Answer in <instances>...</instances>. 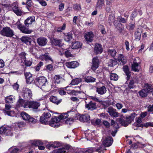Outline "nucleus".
<instances>
[{"label": "nucleus", "mask_w": 153, "mask_h": 153, "mask_svg": "<svg viewBox=\"0 0 153 153\" xmlns=\"http://www.w3.org/2000/svg\"><path fill=\"white\" fill-rule=\"evenodd\" d=\"M1 33L2 35L7 37H12L14 34L13 30L7 27H4L1 30Z\"/></svg>", "instance_id": "obj_1"}, {"label": "nucleus", "mask_w": 153, "mask_h": 153, "mask_svg": "<svg viewBox=\"0 0 153 153\" xmlns=\"http://www.w3.org/2000/svg\"><path fill=\"white\" fill-rule=\"evenodd\" d=\"M36 84L39 87L43 88L48 85L47 80L44 76L38 77L36 79Z\"/></svg>", "instance_id": "obj_2"}, {"label": "nucleus", "mask_w": 153, "mask_h": 153, "mask_svg": "<svg viewBox=\"0 0 153 153\" xmlns=\"http://www.w3.org/2000/svg\"><path fill=\"white\" fill-rule=\"evenodd\" d=\"M40 106V104L39 102L34 101H27L25 102L23 106L24 108H32L34 109H36Z\"/></svg>", "instance_id": "obj_3"}, {"label": "nucleus", "mask_w": 153, "mask_h": 153, "mask_svg": "<svg viewBox=\"0 0 153 153\" xmlns=\"http://www.w3.org/2000/svg\"><path fill=\"white\" fill-rule=\"evenodd\" d=\"M51 116L50 113L48 111L44 112L40 117V122L44 124H48V119Z\"/></svg>", "instance_id": "obj_4"}, {"label": "nucleus", "mask_w": 153, "mask_h": 153, "mask_svg": "<svg viewBox=\"0 0 153 153\" xmlns=\"http://www.w3.org/2000/svg\"><path fill=\"white\" fill-rule=\"evenodd\" d=\"M32 95V92L29 88L26 87L23 88L22 96L25 99L30 100L31 98Z\"/></svg>", "instance_id": "obj_5"}, {"label": "nucleus", "mask_w": 153, "mask_h": 153, "mask_svg": "<svg viewBox=\"0 0 153 153\" xmlns=\"http://www.w3.org/2000/svg\"><path fill=\"white\" fill-rule=\"evenodd\" d=\"M113 143V139L110 137L108 136L103 137L102 143L103 145L105 147H108L111 146Z\"/></svg>", "instance_id": "obj_6"}, {"label": "nucleus", "mask_w": 153, "mask_h": 153, "mask_svg": "<svg viewBox=\"0 0 153 153\" xmlns=\"http://www.w3.org/2000/svg\"><path fill=\"white\" fill-rule=\"evenodd\" d=\"M60 121V119L56 117H54L51 119V120L49 123V125L53 127H58L59 125V122Z\"/></svg>", "instance_id": "obj_7"}, {"label": "nucleus", "mask_w": 153, "mask_h": 153, "mask_svg": "<svg viewBox=\"0 0 153 153\" xmlns=\"http://www.w3.org/2000/svg\"><path fill=\"white\" fill-rule=\"evenodd\" d=\"M16 25L18 28L24 33L29 34L32 32V30H29L28 29L26 28L24 25L20 24L19 22H17Z\"/></svg>", "instance_id": "obj_8"}, {"label": "nucleus", "mask_w": 153, "mask_h": 153, "mask_svg": "<svg viewBox=\"0 0 153 153\" xmlns=\"http://www.w3.org/2000/svg\"><path fill=\"white\" fill-rule=\"evenodd\" d=\"M11 106L10 105L6 104L5 105V108L4 111L5 114L10 116H14L15 115V112L13 111H10Z\"/></svg>", "instance_id": "obj_9"}, {"label": "nucleus", "mask_w": 153, "mask_h": 153, "mask_svg": "<svg viewBox=\"0 0 153 153\" xmlns=\"http://www.w3.org/2000/svg\"><path fill=\"white\" fill-rule=\"evenodd\" d=\"M94 151L101 152L103 151V150L101 146L99 147L90 148L85 149L84 153H91Z\"/></svg>", "instance_id": "obj_10"}, {"label": "nucleus", "mask_w": 153, "mask_h": 153, "mask_svg": "<svg viewBox=\"0 0 153 153\" xmlns=\"http://www.w3.org/2000/svg\"><path fill=\"white\" fill-rule=\"evenodd\" d=\"M107 111L110 116L113 117H117L119 116V114L116 111L115 109H114L112 107L108 108Z\"/></svg>", "instance_id": "obj_11"}, {"label": "nucleus", "mask_w": 153, "mask_h": 153, "mask_svg": "<svg viewBox=\"0 0 153 153\" xmlns=\"http://www.w3.org/2000/svg\"><path fill=\"white\" fill-rule=\"evenodd\" d=\"M85 107L88 110L92 111L97 108L96 103L91 101L85 105Z\"/></svg>", "instance_id": "obj_12"}, {"label": "nucleus", "mask_w": 153, "mask_h": 153, "mask_svg": "<svg viewBox=\"0 0 153 153\" xmlns=\"http://www.w3.org/2000/svg\"><path fill=\"white\" fill-rule=\"evenodd\" d=\"M99 62V61L98 57H95L93 58L91 67L93 71H94L98 68Z\"/></svg>", "instance_id": "obj_13"}, {"label": "nucleus", "mask_w": 153, "mask_h": 153, "mask_svg": "<svg viewBox=\"0 0 153 153\" xmlns=\"http://www.w3.org/2000/svg\"><path fill=\"white\" fill-rule=\"evenodd\" d=\"M79 64L76 61L67 62L65 63L66 66L69 68H74L79 66Z\"/></svg>", "instance_id": "obj_14"}, {"label": "nucleus", "mask_w": 153, "mask_h": 153, "mask_svg": "<svg viewBox=\"0 0 153 153\" xmlns=\"http://www.w3.org/2000/svg\"><path fill=\"white\" fill-rule=\"evenodd\" d=\"M85 40L88 42H91L93 40L94 35L92 32H87L84 36Z\"/></svg>", "instance_id": "obj_15"}, {"label": "nucleus", "mask_w": 153, "mask_h": 153, "mask_svg": "<svg viewBox=\"0 0 153 153\" xmlns=\"http://www.w3.org/2000/svg\"><path fill=\"white\" fill-rule=\"evenodd\" d=\"M25 77L26 83L28 84L31 83L33 80L32 74L29 72L26 73H25Z\"/></svg>", "instance_id": "obj_16"}, {"label": "nucleus", "mask_w": 153, "mask_h": 153, "mask_svg": "<svg viewBox=\"0 0 153 153\" xmlns=\"http://www.w3.org/2000/svg\"><path fill=\"white\" fill-rule=\"evenodd\" d=\"M35 21V17L32 16L28 17L25 21V23L26 26L29 27L33 22Z\"/></svg>", "instance_id": "obj_17"}, {"label": "nucleus", "mask_w": 153, "mask_h": 153, "mask_svg": "<svg viewBox=\"0 0 153 153\" xmlns=\"http://www.w3.org/2000/svg\"><path fill=\"white\" fill-rule=\"evenodd\" d=\"M48 42L47 39L45 37H40L37 39V42L40 46H44Z\"/></svg>", "instance_id": "obj_18"}, {"label": "nucleus", "mask_w": 153, "mask_h": 153, "mask_svg": "<svg viewBox=\"0 0 153 153\" xmlns=\"http://www.w3.org/2000/svg\"><path fill=\"white\" fill-rule=\"evenodd\" d=\"M90 117L87 114H85L81 115L79 117V120L81 122H87L90 121Z\"/></svg>", "instance_id": "obj_19"}, {"label": "nucleus", "mask_w": 153, "mask_h": 153, "mask_svg": "<svg viewBox=\"0 0 153 153\" xmlns=\"http://www.w3.org/2000/svg\"><path fill=\"white\" fill-rule=\"evenodd\" d=\"M106 88L104 85L97 88L96 91L100 94L103 95L106 93Z\"/></svg>", "instance_id": "obj_20"}, {"label": "nucleus", "mask_w": 153, "mask_h": 153, "mask_svg": "<svg viewBox=\"0 0 153 153\" xmlns=\"http://www.w3.org/2000/svg\"><path fill=\"white\" fill-rule=\"evenodd\" d=\"M94 50L95 52L97 53H101L102 51V48L101 45L98 43L96 44L95 45Z\"/></svg>", "instance_id": "obj_21"}, {"label": "nucleus", "mask_w": 153, "mask_h": 153, "mask_svg": "<svg viewBox=\"0 0 153 153\" xmlns=\"http://www.w3.org/2000/svg\"><path fill=\"white\" fill-rule=\"evenodd\" d=\"M50 101L57 105H58L62 101L61 99H59L56 96H52L50 98Z\"/></svg>", "instance_id": "obj_22"}, {"label": "nucleus", "mask_w": 153, "mask_h": 153, "mask_svg": "<svg viewBox=\"0 0 153 153\" xmlns=\"http://www.w3.org/2000/svg\"><path fill=\"white\" fill-rule=\"evenodd\" d=\"M69 146H67L66 147V148H62L59 149L54 150L53 152V153H66V150H68L69 148Z\"/></svg>", "instance_id": "obj_23"}, {"label": "nucleus", "mask_w": 153, "mask_h": 153, "mask_svg": "<svg viewBox=\"0 0 153 153\" xmlns=\"http://www.w3.org/2000/svg\"><path fill=\"white\" fill-rule=\"evenodd\" d=\"M119 122L123 126H126L130 123V120H128L126 118V120H124L122 118H119Z\"/></svg>", "instance_id": "obj_24"}, {"label": "nucleus", "mask_w": 153, "mask_h": 153, "mask_svg": "<svg viewBox=\"0 0 153 153\" xmlns=\"http://www.w3.org/2000/svg\"><path fill=\"white\" fill-rule=\"evenodd\" d=\"M21 40L22 42L25 43L27 45H29L30 44L31 39L29 37L27 36H23L21 39Z\"/></svg>", "instance_id": "obj_25"}, {"label": "nucleus", "mask_w": 153, "mask_h": 153, "mask_svg": "<svg viewBox=\"0 0 153 153\" xmlns=\"http://www.w3.org/2000/svg\"><path fill=\"white\" fill-rule=\"evenodd\" d=\"M54 82L57 84H59L64 80L63 78L59 75H55L54 77Z\"/></svg>", "instance_id": "obj_26"}, {"label": "nucleus", "mask_w": 153, "mask_h": 153, "mask_svg": "<svg viewBox=\"0 0 153 153\" xmlns=\"http://www.w3.org/2000/svg\"><path fill=\"white\" fill-rule=\"evenodd\" d=\"M117 59L119 62H121L120 63H122L123 65L125 64L126 62V57L121 54L119 55Z\"/></svg>", "instance_id": "obj_27"}, {"label": "nucleus", "mask_w": 153, "mask_h": 153, "mask_svg": "<svg viewBox=\"0 0 153 153\" xmlns=\"http://www.w3.org/2000/svg\"><path fill=\"white\" fill-rule=\"evenodd\" d=\"M62 40L57 39H54L52 41V44L55 46H62L61 44Z\"/></svg>", "instance_id": "obj_28"}, {"label": "nucleus", "mask_w": 153, "mask_h": 153, "mask_svg": "<svg viewBox=\"0 0 153 153\" xmlns=\"http://www.w3.org/2000/svg\"><path fill=\"white\" fill-rule=\"evenodd\" d=\"M82 43L79 42H75L72 43V48L73 49H77L81 48Z\"/></svg>", "instance_id": "obj_29"}, {"label": "nucleus", "mask_w": 153, "mask_h": 153, "mask_svg": "<svg viewBox=\"0 0 153 153\" xmlns=\"http://www.w3.org/2000/svg\"><path fill=\"white\" fill-rule=\"evenodd\" d=\"M143 89L149 93L150 92H152L153 89V88L152 85L148 83L145 84Z\"/></svg>", "instance_id": "obj_30"}, {"label": "nucleus", "mask_w": 153, "mask_h": 153, "mask_svg": "<svg viewBox=\"0 0 153 153\" xmlns=\"http://www.w3.org/2000/svg\"><path fill=\"white\" fill-rule=\"evenodd\" d=\"M12 128L10 127H6L4 131V134L7 136H11L12 134Z\"/></svg>", "instance_id": "obj_31"}, {"label": "nucleus", "mask_w": 153, "mask_h": 153, "mask_svg": "<svg viewBox=\"0 0 153 153\" xmlns=\"http://www.w3.org/2000/svg\"><path fill=\"white\" fill-rule=\"evenodd\" d=\"M12 10L17 16H20L22 15L21 10L17 6H15L13 7Z\"/></svg>", "instance_id": "obj_32"}, {"label": "nucleus", "mask_w": 153, "mask_h": 153, "mask_svg": "<svg viewBox=\"0 0 153 153\" xmlns=\"http://www.w3.org/2000/svg\"><path fill=\"white\" fill-rule=\"evenodd\" d=\"M30 143L32 146H38L42 145V142L40 140H34L30 141Z\"/></svg>", "instance_id": "obj_33"}, {"label": "nucleus", "mask_w": 153, "mask_h": 153, "mask_svg": "<svg viewBox=\"0 0 153 153\" xmlns=\"http://www.w3.org/2000/svg\"><path fill=\"white\" fill-rule=\"evenodd\" d=\"M20 151L19 149L15 147H12L8 149V153H18Z\"/></svg>", "instance_id": "obj_34"}, {"label": "nucleus", "mask_w": 153, "mask_h": 153, "mask_svg": "<svg viewBox=\"0 0 153 153\" xmlns=\"http://www.w3.org/2000/svg\"><path fill=\"white\" fill-rule=\"evenodd\" d=\"M15 97L12 95H10L7 97L5 98L6 102L9 103L13 102L15 100Z\"/></svg>", "instance_id": "obj_35"}, {"label": "nucleus", "mask_w": 153, "mask_h": 153, "mask_svg": "<svg viewBox=\"0 0 153 153\" xmlns=\"http://www.w3.org/2000/svg\"><path fill=\"white\" fill-rule=\"evenodd\" d=\"M72 38V34L71 33H67L64 36V39L67 42H69Z\"/></svg>", "instance_id": "obj_36"}, {"label": "nucleus", "mask_w": 153, "mask_h": 153, "mask_svg": "<svg viewBox=\"0 0 153 153\" xmlns=\"http://www.w3.org/2000/svg\"><path fill=\"white\" fill-rule=\"evenodd\" d=\"M41 58H43L46 61L49 60L51 61V62H53L52 59L48 53H46L44 55H42Z\"/></svg>", "instance_id": "obj_37"}, {"label": "nucleus", "mask_w": 153, "mask_h": 153, "mask_svg": "<svg viewBox=\"0 0 153 153\" xmlns=\"http://www.w3.org/2000/svg\"><path fill=\"white\" fill-rule=\"evenodd\" d=\"M96 79L91 76H88L84 78V80L87 82H94L95 81Z\"/></svg>", "instance_id": "obj_38"}, {"label": "nucleus", "mask_w": 153, "mask_h": 153, "mask_svg": "<svg viewBox=\"0 0 153 153\" xmlns=\"http://www.w3.org/2000/svg\"><path fill=\"white\" fill-rule=\"evenodd\" d=\"M82 82L81 79L76 78L72 80L70 84L71 85H77Z\"/></svg>", "instance_id": "obj_39"}, {"label": "nucleus", "mask_w": 153, "mask_h": 153, "mask_svg": "<svg viewBox=\"0 0 153 153\" xmlns=\"http://www.w3.org/2000/svg\"><path fill=\"white\" fill-rule=\"evenodd\" d=\"M139 67L138 64L136 62H134L132 65V69L134 71H139V70L138 69Z\"/></svg>", "instance_id": "obj_40"}, {"label": "nucleus", "mask_w": 153, "mask_h": 153, "mask_svg": "<svg viewBox=\"0 0 153 153\" xmlns=\"http://www.w3.org/2000/svg\"><path fill=\"white\" fill-rule=\"evenodd\" d=\"M104 4V0H98L96 4V8H102Z\"/></svg>", "instance_id": "obj_41"}, {"label": "nucleus", "mask_w": 153, "mask_h": 153, "mask_svg": "<svg viewBox=\"0 0 153 153\" xmlns=\"http://www.w3.org/2000/svg\"><path fill=\"white\" fill-rule=\"evenodd\" d=\"M24 101L22 99H19L17 102L16 107L17 108L23 107L24 105Z\"/></svg>", "instance_id": "obj_42"}, {"label": "nucleus", "mask_w": 153, "mask_h": 153, "mask_svg": "<svg viewBox=\"0 0 153 153\" xmlns=\"http://www.w3.org/2000/svg\"><path fill=\"white\" fill-rule=\"evenodd\" d=\"M138 93L139 95L142 97H146L148 93L143 88L139 91Z\"/></svg>", "instance_id": "obj_43"}, {"label": "nucleus", "mask_w": 153, "mask_h": 153, "mask_svg": "<svg viewBox=\"0 0 153 153\" xmlns=\"http://www.w3.org/2000/svg\"><path fill=\"white\" fill-rule=\"evenodd\" d=\"M123 69L124 71L127 76V77L128 78L130 76V72L129 70L128 66L126 65L124 66L123 68Z\"/></svg>", "instance_id": "obj_44"}, {"label": "nucleus", "mask_w": 153, "mask_h": 153, "mask_svg": "<svg viewBox=\"0 0 153 153\" xmlns=\"http://www.w3.org/2000/svg\"><path fill=\"white\" fill-rule=\"evenodd\" d=\"M110 77L111 80L116 81L118 79V76L116 74L111 73Z\"/></svg>", "instance_id": "obj_45"}, {"label": "nucleus", "mask_w": 153, "mask_h": 153, "mask_svg": "<svg viewBox=\"0 0 153 153\" xmlns=\"http://www.w3.org/2000/svg\"><path fill=\"white\" fill-rule=\"evenodd\" d=\"M21 115L23 119L25 120H27L30 117L28 114L25 112L21 113Z\"/></svg>", "instance_id": "obj_46"}, {"label": "nucleus", "mask_w": 153, "mask_h": 153, "mask_svg": "<svg viewBox=\"0 0 153 153\" xmlns=\"http://www.w3.org/2000/svg\"><path fill=\"white\" fill-rule=\"evenodd\" d=\"M115 18V16L113 14H110L108 20V22L109 24L113 22L114 21Z\"/></svg>", "instance_id": "obj_47"}, {"label": "nucleus", "mask_w": 153, "mask_h": 153, "mask_svg": "<svg viewBox=\"0 0 153 153\" xmlns=\"http://www.w3.org/2000/svg\"><path fill=\"white\" fill-rule=\"evenodd\" d=\"M108 54L113 57H114L117 53L116 51L114 49H109L108 51Z\"/></svg>", "instance_id": "obj_48"}, {"label": "nucleus", "mask_w": 153, "mask_h": 153, "mask_svg": "<svg viewBox=\"0 0 153 153\" xmlns=\"http://www.w3.org/2000/svg\"><path fill=\"white\" fill-rule=\"evenodd\" d=\"M117 64V62L116 61L111 59L108 63V66L109 67H112L116 65Z\"/></svg>", "instance_id": "obj_49"}, {"label": "nucleus", "mask_w": 153, "mask_h": 153, "mask_svg": "<svg viewBox=\"0 0 153 153\" xmlns=\"http://www.w3.org/2000/svg\"><path fill=\"white\" fill-rule=\"evenodd\" d=\"M137 115V114L134 112L133 113L131 114L130 116L129 117H126L128 120H130V123L132 120H133L134 118L135 117V116Z\"/></svg>", "instance_id": "obj_50"}, {"label": "nucleus", "mask_w": 153, "mask_h": 153, "mask_svg": "<svg viewBox=\"0 0 153 153\" xmlns=\"http://www.w3.org/2000/svg\"><path fill=\"white\" fill-rule=\"evenodd\" d=\"M25 65L27 66H30L31 65L32 63V60L31 59L28 60L25 59L24 60Z\"/></svg>", "instance_id": "obj_51"}, {"label": "nucleus", "mask_w": 153, "mask_h": 153, "mask_svg": "<svg viewBox=\"0 0 153 153\" xmlns=\"http://www.w3.org/2000/svg\"><path fill=\"white\" fill-rule=\"evenodd\" d=\"M97 77L102 80L105 79V76L103 72H101L98 73L97 75Z\"/></svg>", "instance_id": "obj_52"}, {"label": "nucleus", "mask_w": 153, "mask_h": 153, "mask_svg": "<svg viewBox=\"0 0 153 153\" xmlns=\"http://www.w3.org/2000/svg\"><path fill=\"white\" fill-rule=\"evenodd\" d=\"M68 115L67 113H64L62 114L59 116L58 117L59 118L60 120H64L66 119L68 116Z\"/></svg>", "instance_id": "obj_53"}, {"label": "nucleus", "mask_w": 153, "mask_h": 153, "mask_svg": "<svg viewBox=\"0 0 153 153\" xmlns=\"http://www.w3.org/2000/svg\"><path fill=\"white\" fill-rule=\"evenodd\" d=\"M66 27V25L65 24H63V25L58 27L57 29V31L58 32H61L62 30H64Z\"/></svg>", "instance_id": "obj_54"}, {"label": "nucleus", "mask_w": 153, "mask_h": 153, "mask_svg": "<svg viewBox=\"0 0 153 153\" xmlns=\"http://www.w3.org/2000/svg\"><path fill=\"white\" fill-rule=\"evenodd\" d=\"M141 33L138 31L137 30L135 33V37L136 39L140 40L141 37Z\"/></svg>", "instance_id": "obj_55"}, {"label": "nucleus", "mask_w": 153, "mask_h": 153, "mask_svg": "<svg viewBox=\"0 0 153 153\" xmlns=\"http://www.w3.org/2000/svg\"><path fill=\"white\" fill-rule=\"evenodd\" d=\"M73 8L77 11H79L81 10L80 5L79 4H76L73 5Z\"/></svg>", "instance_id": "obj_56"}, {"label": "nucleus", "mask_w": 153, "mask_h": 153, "mask_svg": "<svg viewBox=\"0 0 153 153\" xmlns=\"http://www.w3.org/2000/svg\"><path fill=\"white\" fill-rule=\"evenodd\" d=\"M70 51V50H68L66 51L65 52V55L68 58L72 56V55L71 54V52Z\"/></svg>", "instance_id": "obj_57"}, {"label": "nucleus", "mask_w": 153, "mask_h": 153, "mask_svg": "<svg viewBox=\"0 0 153 153\" xmlns=\"http://www.w3.org/2000/svg\"><path fill=\"white\" fill-rule=\"evenodd\" d=\"M117 19L119 22H121L123 23H125L126 22V20L124 18H123L121 16H118Z\"/></svg>", "instance_id": "obj_58"}, {"label": "nucleus", "mask_w": 153, "mask_h": 153, "mask_svg": "<svg viewBox=\"0 0 153 153\" xmlns=\"http://www.w3.org/2000/svg\"><path fill=\"white\" fill-rule=\"evenodd\" d=\"M39 3L42 6H45L47 5V4L46 1L43 0H38Z\"/></svg>", "instance_id": "obj_59"}, {"label": "nucleus", "mask_w": 153, "mask_h": 153, "mask_svg": "<svg viewBox=\"0 0 153 153\" xmlns=\"http://www.w3.org/2000/svg\"><path fill=\"white\" fill-rule=\"evenodd\" d=\"M74 121V119L73 118H69L66 120L65 123L67 124L70 125Z\"/></svg>", "instance_id": "obj_60"}, {"label": "nucleus", "mask_w": 153, "mask_h": 153, "mask_svg": "<svg viewBox=\"0 0 153 153\" xmlns=\"http://www.w3.org/2000/svg\"><path fill=\"white\" fill-rule=\"evenodd\" d=\"M134 81L133 80L130 81L128 85V87L130 89L133 88L134 87Z\"/></svg>", "instance_id": "obj_61"}, {"label": "nucleus", "mask_w": 153, "mask_h": 153, "mask_svg": "<svg viewBox=\"0 0 153 153\" xmlns=\"http://www.w3.org/2000/svg\"><path fill=\"white\" fill-rule=\"evenodd\" d=\"M76 153H85V149H78L74 152Z\"/></svg>", "instance_id": "obj_62"}, {"label": "nucleus", "mask_w": 153, "mask_h": 153, "mask_svg": "<svg viewBox=\"0 0 153 153\" xmlns=\"http://www.w3.org/2000/svg\"><path fill=\"white\" fill-rule=\"evenodd\" d=\"M116 106L118 109L120 110L123 108V105L121 103H117L116 104Z\"/></svg>", "instance_id": "obj_63"}, {"label": "nucleus", "mask_w": 153, "mask_h": 153, "mask_svg": "<svg viewBox=\"0 0 153 153\" xmlns=\"http://www.w3.org/2000/svg\"><path fill=\"white\" fill-rule=\"evenodd\" d=\"M64 4L63 3H61L59 5V10L60 11H62L64 8Z\"/></svg>", "instance_id": "obj_64"}]
</instances>
